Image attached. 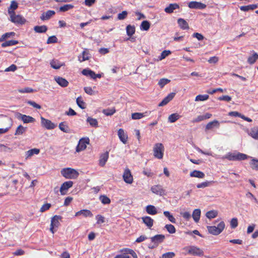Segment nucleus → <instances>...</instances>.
<instances>
[{"label":"nucleus","mask_w":258,"mask_h":258,"mask_svg":"<svg viewBox=\"0 0 258 258\" xmlns=\"http://www.w3.org/2000/svg\"><path fill=\"white\" fill-rule=\"evenodd\" d=\"M249 157L247 155L240 152H228L221 157L222 160L227 159L229 161H241L247 159Z\"/></svg>","instance_id":"f257e3e1"},{"label":"nucleus","mask_w":258,"mask_h":258,"mask_svg":"<svg viewBox=\"0 0 258 258\" xmlns=\"http://www.w3.org/2000/svg\"><path fill=\"white\" fill-rule=\"evenodd\" d=\"M61 175L66 179H76L79 175V172L71 168H64L60 170Z\"/></svg>","instance_id":"f03ea898"},{"label":"nucleus","mask_w":258,"mask_h":258,"mask_svg":"<svg viewBox=\"0 0 258 258\" xmlns=\"http://www.w3.org/2000/svg\"><path fill=\"white\" fill-rule=\"evenodd\" d=\"M165 238V235L163 234H157L151 237V243L149 244L148 247L150 249H154L157 247L163 242Z\"/></svg>","instance_id":"7ed1b4c3"},{"label":"nucleus","mask_w":258,"mask_h":258,"mask_svg":"<svg viewBox=\"0 0 258 258\" xmlns=\"http://www.w3.org/2000/svg\"><path fill=\"white\" fill-rule=\"evenodd\" d=\"M8 13L10 16L11 21L14 24L23 25L26 23V20L22 16L16 15L14 11L10 10H8Z\"/></svg>","instance_id":"20e7f679"},{"label":"nucleus","mask_w":258,"mask_h":258,"mask_svg":"<svg viewBox=\"0 0 258 258\" xmlns=\"http://www.w3.org/2000/svg\"><path fill=\"white\" fill-rule=\"evenodd\" d=\"M164 147L162 143H156L153 149L154 156L158 159H162L164 152Z\"/></svg>","instance_id":"39448f33"},{"label":"nucleus","mask_w":258,"mask_h":258,"mask_svg":"<svg viewBox=\"0 0 258 258\" xmlns=\"http://www.w3.org/2000/svg\"><path fill=\"white\" fill-rule=\"evenodd\" d=\"M225 223L223 221L220 222L217 227L215 226H208L207 229L208 232L213 235H217L221 233L225 228Z\"/></svg>","instance_id":"423d86ee"},{"label":"nucleus","mask_w":258,"mask_h":258,"mask_svg":"<svg viewBox=\"0 0 258 258\" xmlns=\"http://www.w3.org/2000/svg\"><path fill=\"white\" fill-rule=\"evenodd\" d=\"M184 249L186 250L188 254L192 255L201 256H203L204 254V251L197 246H190L186 247L184 248Z\"/></svg>","instance_id":"0eeeda50"},{"label":"nucleus","mask_w":258,"mask_h":258,"mask_svg":"<svg viewBox=\"0 0 258 258\" xmlns=\"http://www.w3.org/2000/svg\"><path fill=\"white\" fill-rule=\"evenodd\" d=\"M61 217L59 215L54 216L51 219V224L50 230L52 233H54V229L57 228L59 225V220H61Z\"/></svg>","instance_id":"6e6552de"},{"label":"nucleus","mask_w":258,"mask_h":258,"mask_svg":"<svg viewBox=\"0 0 258 258\" xmlns=\"http://www.w3.org/2000/svg\"><path fill=\"white\" fill-rule=\"evenodd\" d=\"M122 177L124 181L127 184H132L133 182V176L131 170L128 168H126L124 169Z\"/></svg>","instance_id":"1a4fd4ad"},{"label":"nucleus","mask_w":258,"mask_h":258,"mask_svg":"<svg viewBox=\"0 0 258 258\" xmlns=\"http://www.w3.org/2000/svg\"><path fill=\"white\" fill-rule=\"evenodd\" d=\"M40 119L41 125L47 130L54 129L57 126L56 124L55 125L51 120L46 119L42 116L40 117Z\"/></svg>","instance_id":"9d476101"},{"label":"nucleus","mask_w":258,"mask_h":258,"mask_svg":"<svg viewBox=\"0 0 258 258\" xmlns=\"http://www.w3.org/2000/svg\"><path fill=\"white\" fill-rule=\"evenodd\" d=\"M16 117L18 119L21 120L24 123H32L35 121V119L33 117L22 114L19 112L17 113Z\"/></svg>","instance_id":"9b49d317"},{"label":"nucleus","mask_w":258,"mask_h":258,"mask_svg":"<svg viewBox=\"0 0 258 258\" xmlns=\"http://www.w3.org/2000/svg\"><path fill=\"white\" fill-rule=\"evenodd\" d=\"M73 181H65L61 185L60 187V192L61 195H66L67 194L68 189L72 187L73 185Z\"/></svg>","instance_id":"f8f14e48"},{"label":"nucleus","mask_w":258,"mask_h":258,"mask_svg":"<svg viewBox=\"0 0 258 258\" xmlns=\"http://www.w3.org/2000/svg\"><path fill=\"white\" fill-rule=\"evenodd\" d=\"M151 190L156 195L162 196L165 195V190L160 184L155 185L151 187Z\"/></svg>","instance_id":"ddd939ff"},{"label":"nucleus","mask_w":258,"mask_h":258,"mask_svg":"<svg viewBox=\"0 0 258 258\" xmlns=\"http://www.w3.org/2000/svg\"><path fill=\"white\" fill-rule=\"evenodd\" d=\"M188 7L190 9L202 10L205 9L207 6L201 2L192 1L188 4Z\"/></svg>","instance_id":"4468645a"},{"label":"nucleus","mask_w":258,"mask_h":258,"mask_svg":"<svg viewBox=\"0 0 258 258\" xmlns=\"http://www.w3.org/2000/svg\"><path fill=\"white\" fill-rule=\"evenodd\" d=\"M118 136L120 141L124 144H126L128 141V136L122 128L118 130Z\"/></svg>","instance_id":"2eb2a0df"},{"label":"nucleus","mask_w":258,"mask_h":258,"mask_svg":"<svg viewBox=\"0 0 258 258\" xmlns=\"http://www.w3.org/2000/svg\"><path fill=\"white\" fill-rule=\"evenodd\" d=\"M109 158V152H105L100 155L99 165L101 167H104Z\"/></svg>","instance_id":"dca6fc26"},{"label":"nucleus","mask_w":258,"mask_h":258,"mask_svg":"<svg viewBox=\"0 0 258 258\" xmlns=\"http://www.w3.org/2000/svg\"><path fill=\"white\" fill-rule=\"evenodd\" d=\"M55 14V12L54 11L48 10V11H46V12L43 13L41 14V15L40 16V19L42 21L48 20L51 17H52L53 15H54Z\"/></svg>","instance_id":"f3484780"},{"label":"nucleus","mask_w":258,"mask_h":258,"mask_svg":"<svg viewBox=\"0 0 258 258\" xmlns=\"http://www.w3.org/2000/svg\"><path fill=\"white\" fill-rule=\"evenodd\" d=\"M175 93H171L169 94L159 104V106H163L166 105L170 102L175 96Z\"/></svg>","instance_id":"a211bd4d"},{"label":"nucleus","mask_w":258,"mask_h":258,"mask_svg":"<svg viewBox=\"0 0 258 258\" xmlns=\"http://www.w3.org/2000/svg\"><path fill=\"white\" fill-rule=\"evenodd\" d=\"M175 93H171L169 94L159 104V106H163L166 105L170 102L175 96Z\"/></svg>","instance_id":"6ab92c4d"},{"label":"nucleus","mask_w":258,"mask_h":258,"mask_svg":"<svg viewBox=\"0 0 258 258\" xmlns=\"http://www.w3.org/2000/svg\"><path fill=\"white\" fill-rule=\"evenodd\" d=\"M175 93H171L169 94L159 104V106H163L166 105L170 102L175 96Z\"/></svg>","instance_id":"aec40b11"},{"label":"nucleus","mask_w":258,"mask_h":258,"mask_svg":"<svg viewBox=\"0 0 258 258\" xmlns=\"http://www.w3.org/2000/svg\"><path fill=\"white\" fill-rule=\"evenodd\" d=\"M212 114L210 113H206L204 115H199L196 118L194 119L192 121V122H199L204 120L209 119L211 118Z\"/></svg>","instance_id":"412c9836"},{"label":"nucleus","mask_w":258,"mask_h":258,"mask_svg":"<svg viewBox=\"0 0 258 258\" xmlns=\"http://www.w3.org/2000/svg\"><path fill=\"white\" fill-rule=\"evenodd\" d=\"M54 80L62 87H66L69 84L68 81L66 79L60 77H55Z\"/></svg>","instance_id":"4be33fe9"},{"label":"nucleus","mask_w":258,"mask_h":258,"mask_svg":"<svg viewBox=\"0 0 258 258\" xmlns=\"http://www.w3.org/2000/svg\"><path fill=\"white\" fill-rule=\"evenodd\" d=\"M179 8V5L176 3L170 4L165 8L164 11L168 14H171L173 12L174 10Z\"/></svg>","instance_id":"5701e85b"},{"label":"nucleus","mask_w":258,"mask_h":258,"mask_svg":"<svg viewBox=\"0 0 258 258\" xmlns=\"http://www.w3.org/2000/svg\"><path fill=\"white\" fill-rule=\"evenodd\" d=\"M40 150L37 148H34L28 150L25 153V159L27 160L28 158L31 157L34 155H37L39 153Z\"/></svg>","instance_id":"b1692460"},{"label":"nucleus","mask_w":258,"mask_h":258,"mask_svg":"<svg viewBox=\"0 0 258 258\" xmlns=\"http://www.w3.org/2000/svg\"><path fill=\"white\" fill-rule=\"evenodd\" d=\"M50 64L53 69L56 70L59 69L61 67L65 65L64 62H61L59 60L55 59H52L50 61Z\"/></svg>","instance_id":"393cba45"},{"label":"nucleus","mask_w":258,"mask_h":258,"mask_svg":"<svg viewBox=\"0 0 258 258\" xmlns=\"http://www.w3.org/2000/svg\"><path fill=\"white\" fill-rule=\"evenodd\" d=\"M220 126L219 122L217 120H214L212 121L209 122L207 124L206 126L205 130H210L212 129L214 127H216L217 128H219Z\"/></svg>","instance_id":"a878e982"},{"label":"nucleus","mask_w":258,"mask_h":258,"mask_svg":"<svg viewBox=\"0 0 258 258\" xmlns=\"http://www.w3.org/2000/svg\"><path fill=\"white\" fill-rule=\"evenodd\" d=\"M177 23L181 29L186 30L189 29V26L187 22L182 18H179Z\"/></svg>","instance_id":"bb28decb"},{"label":"nucleus","mask_w":258,"mask_h":258,"mask_svg":"<svg viewBox=\"0 0 258 258\" xmlns=\"http://www.w3.org/2000/svg\"><path fill=\"white\" fill-rule=\"evenodd\" d=\"M143 223L147 226L149 228L153 225L154 220L152 218L149 216H146L142 218Z\"/></svg>","instance_id":"cd10ccee"},{"label":"nucleus","mask_w":258,"mask_h":258,"mask_svg":"<svg viewBox=\"0 0 258 258\" xmlns=\"http://www.w3.org/2000/svg\"><path fill=\"white\" fill-rule=\"evenodd\" d=\"M201 212L200 209H196L194 210L192 217L196 223H198L200 219Z\"/></svg>","instance_id":"c85d7f7f"},{"label":"nucleus","mask_w":258,"mask_h":258,"mask_svg":"<svg viewBox=\"0 0 258 258\" xmlns=\"http://www.w3.org/2000/svg\"><path fill=\"white\" fill-rule=\"evenodd\" d=\"M190 176L191 177H197L199 178H203L205 175L202 171L195 170L190 173Z\"/></svg>","instance_id":"c756f323"},{"label":"nucleus","mask_w":258,"mask_h":258,"mask_svg":"<svg viewBox=\"0 0 258 258\" xmlns=\"http://www.w3.org/2000/svg\"><path fill=\"white\" fill-rule=\"evenodd\" d=\"M146 212L150 215H154L157 213V211L155 207L153 205H148L146 208Z\"/></svg>","instance_id":"7c9ffc66"},{"label":"nucleus","mask_w":258,"mask_h":258,"mask_svg":"<svg viewBox=\"0 0 258 258\" xmlns=\"http://www.w3.org/2000/svg\"><path fill=\"white\" fill-rule=\"evenodd\" d=\"M34 30L36 33H45L47 30V27L45 25L36 26L34 27Z\"/></svg>","instance_id":"2f4dec72"},{"label":"nucleus","mask_w":258,"mask_h":258,"mask_svg":"<svg viewBox=\"0 0 258 258\" xmlns=\"http://www.w3.org/2000/svg\"><path fill=\"white\" fill-rule=\"evenodd\" d=\"M82 74L83 75H84V76H86L87 77H89L90 78L93 79L94 76L95 75V73L94 71H93L89 69H84L82 71Z\"/></svg>","instance_id":"473e14b6"},{"label":"nucleus","mask_w":258,"mask_h":258,"mask_svg":"<svg viewBox=\"0 0 258 258\" xmlns=\"http://www.w3.org/2000/svg\"><path fill=\"white\" fill-rule=\"evenodd\" d=\"M19 42L18 40H11L6 41L2 44V47H6L7 46H13L18 44Z\"/></svg>","instance_id":"72a5a7b5"},{"label":"nucleus","mask_w":258,"mask_h":258,"mask_svg":"<svg viewBox=\"0 0 258 258\" xmlns=\"http://www.w3.org/2000/svg\"><path fill=\"white\" fill-rule=\"evenodd\" d=\"M218 211L216 210H211L208 211L206 214V216L207 218L211 219L216 217L218 216Z\"/></svg>","instance_id":"f704fd0d"},{"label":"nucleus","mask_w":258,"mask_h":258,"mask_svg":"<svg viewBox=\"0 0 258 258\" xmlns=\"http://www.w3.org/2000/svg\"><path fill=\"white\" fill-rule=\"evenodd\" d=\"M257 7L256 5H249L248 6H243L240 7V9L244 12L248 11L249 10H253L255 9Z\"/></svg>","instance_id":"c9c22d12"},{"label":"nucleus","mask_w":258,"mask_h":258,"mask_svg":"<svg viewBox=\"0 0 258 258\" xmlns=\"http://www.w3.org/2000/svg\"><path fill=\"white\" fill-rule=\"evenodd\" d=\"M27 130V127L23 126L22 125H19L15 133V136L22 135Z\"/></svg>","instance_id":"e433bc0d"},{"label":"nucleus","mask_w":258,"mask_h":258,"mask_svg":"<svg viewBox=\"0 0 258 258\" xmlns=\"http://www.w3.org/2000/svg\"><path fill=\"white\" fill-rule=\"evenodd\" d=\"M147 112L144 113L135 112L132 114L133 119H139L146 116Z\"/></svg>","instance_id":"4c0bfd02"},{"label":"nucleus","mask_w":258,"mask_h":258,"mask_svg":"<svg viewBox=\"0 0 258 258\" xmlns=\"http://www.w3.org/2000/svg\"><path fill=\"white\" fill-rule=\"evenodd\" d=\"M249 165L252 169L258 170V159L252 158L249 162Z\"/></svg>","instance_id":"58836bf2"},{"label":"nucleus","mask_w":258,"mask_h":258,"mask_svg":"<svg viewBox=\"0 0 258 258\" xmlns=\"http://www.w3.org/2000/svg\"><path fill=\"white\" fill-rule=\"evenodd\" d=\"M59 128L64 133H68L70 132V129L67 125V122H61L59 124Z\"/></svg>","instance_id":"ea45409f"},{"label":"nucleus","mask_w":258,"mask_h":258,"mask_svg":"<svg viewBox=\"0 0 258 258\" xmlns=\"http://www.w3.org/2000/svg\"><path fill=\"white\" fill-rule=\"evenodd\" d=\"M15 35V33L14 32L6 33L0 37V42L4 41L7 39L14 36Z\"/></svg>","instance_id":"a19ab883"},{"label":"nucleus","mask_w":258,"mask_h":258,"mask_svg":"<svg viewBox=\"0 0 258 258\" xmlns=\"http://www.w3.org/2000/svg\"><path fill=\"white\" fill-rule=\"evenodd\" d=\"M180 117V115L178 114L175 113H172L168 117V121L171 123H173L175 122L177 120H178Z\"/></svg>","instance_id":"79ce46f5"},{"label":"nucleus","mask_w":258,"mask_h":258,"mask_svg":"<svg viewBox=\"0 0 258 258\" xmlns=\"http://www.w3.org/2000/svg\"><path fill=\"white\" fill-rule=\"evenodd\" d=\"M116 112L114 107L103 109L102 112L106 116H111Z\"/></svg>","instance_id":"37998d69"},{"label":"nucleus","mask_w":258,"mask_h":258,"mask_svg":"<svg viewBox=\"0 0 258 258\" xmlns=\"http://www.w3.org/2000/svg\"><path fill=\"white\" fill-rule=\"evenodd\" d=\"M87 121L92 127H98V121L96 119L89 117H88Z\"/></svg>","instance_id":"c03bdc74"},{"label":"nucleus","mask_w":258,"mask_h":258,"mask_svg":"<svg viewBox=\"0 0 258 258\" xmlns=\"http://www.w3.org/2000/svg\"><path fill=\"white\" fill-rule=\"evenodd\" d=\"M90 144V140L89 138H82V151L84 150L87 148V145Z\"/></svg>","instance_id":"a18cd8bd"},{"label":"nucleus","mask_w":258,"mask_h":258,"mask_svg":"<svg viewBox=\"0 0 258 258\" xmlns=\"http://www.w3.org/2000/svg\"><path fill=\"white\" fill-rule=\"evenodd\" d=\"M214 181H206L202 183H199L197 185V187L198 188H205L209 186L211 183H214Z\"/></svg>","instance_id":"49530a36"},{"label":"nucleus","mask_w":258,"mask_h":258,"mask_svg":"<svg viewBox=\"0 0 258 258\" xmlns=\"http://www.w3.org/2000/svg\"><path fill=\"white\" fill-rule=\"evenodd\" d=\"M126 30L127 35L130 37L132 36L135 32V27L134 26H131L130 25L127 26Z\"/></svg>","instance_id":"de8ad7c7"},{"label":"nucleus","mask_w":258,"mask_h":258,"mask_svg":"<svg viewBox=\"0 0 258 258\" xmlns=\"http://www.w3.org/2000/svg\"><path fill=\"white\" fill-rule=\"evenodd\" d=\"M150 24L148 21H144L142 22L140 28L141 30L147 31L149 29Z\"/></svg>","instance_id":"09e8293b"},{"label":"nucleus","mask_w":258,"mask_h":258,"mask_svg":"<svg viewBox=\"0 0 258 258\" xmlns=\"http://www.w3.org/2000/svg\"><path fill=\"white\" fill-rule=\"evenodd\" d=\"M121 252H126L127 254H130L132 255L133 258H138L136 253L132 249L124 248L120 250Z\"/></svg>","instance_id":"8fccbe9b"},{"label":"nucleus","mask_w":258,"mask_h":258,"mask_svg":"<svg viewBox=\"0 0 258 258\" xmlns=\"http://www.w3.org/2000/svg\"><path fill=\"white\" fill-rule=\"evenodd\" d=\"M74 8V6L71 4H67L64 5L63 6H61L59 8V11L60 12H66Z\"/></svg>","instance_id":"3c124183"},{"label":"nucleus","mask_w":258,"mask_h":258,"mask_svg":"<svg viewBox=\"0 0 258 258\" xmlns=\"http://www.w3.org/2000/svg\"><path fill=\"white\" fill-rule=\"evenodd\" d=\"M258 59V54L254 53L252 56H249L248 58L247 61L250 64L254 63L256 60Z\"/></svg>","instance_id":"603ef678"},{"label":"nucleus","mask_w":258,"mask_h":258,"mask_svg":"<svg viewBox=\"0 0 258 258\" xmlns=\"http://www.w3.org/2000/svg\"><path fill=\"white\" fill-rule=\"evenodd\" d=\"M99 199L103 204H109L111 202L110 199L105 195L100 196Z\"/></svg>","instance_id":"864d4df0"},{"label":"nucleus","mask_w":258,"mask_h":258,"mask_svg":"<svg viewBox=\"0 0 258 258\" xmlns=\"http://www.w3.org/2000/svg\"><path fill=\"white\" fill-rule=\"evenodd\" d=\"M164 216L166 217L168 220L172 223H175L176 220L173 215H171L169 211H164L163 213Z\"/></svg>","instance_id":"5fc2aeb1"},{"label":"nucleus","mask_w":258,"mask_h":258,"mask_svg":"<svg viewBox=\"0 0 258 258\" xmlns=\"http://www.w3.org/2000/svg\"><path fill=\"white\" fill-rule=\"evenodd\" d=\"M165 228L166 229L167 231L170 234H173L176 232L175 227L172 224H166L165 226Z\"/></svg>","instance_id":"6e6d98bb"},{"label":"nucleus","mask_w":258,"mask_h":258,"mask_svg":"<svg viewBox=\"0 0 258 258\" xmlns=\"http://www.w3.org/2000/svg\"><path fill=\"white\" fill-rule=\"evenodd\" d=\"M209 96L208 95H198L196 96L195 98L196 101H205L207 100L209 98Z\"/></svg>","instance_id":"4d7b16f0"},{"label":"nucleus","mask_w":258,"mask_h":258,"mask_svg":"<svg viewBox=\"0 0 258 258\" xmlns=\"http://www.w3.org/2000/svg\"><path fill=\"white\" fill-rule=\"evenodd\" d=\"M170 82V80L163 78L159 80L158 82V85L160 86L161 88H163L165 85L167 84Z\"/></svg>","instance_id":"13d9d810"},{"label":"nucleus","mask_w":258,"mask_h":258,"mask_svg":"<svg viewBox=\"0 0 258 258\" xmlns=\"http://www.w3.org/2000/svg\"><path fill=\"white\" fill-rule=\"evenodd\" d=\"M250 134L253 138L258 139V128H252Z\"/></svg>","instance_id":"bf43d9fd"},{"label":"nucleus","mask_w":258,"mask_h":258,"mask_svg":"<svg viewBox=\"0 0 258 258\" xmlns=\"http://www.w3.org/2000/svg\"><path fill=\"white\" fill-rule=\"evenodd\" d=\"M170 54H171V51L170 50H165L162 52L160 56L159 57V58L160 60H162Z\"/></svg>","instance_id":"052dcab7"},{"label":"nucleus","mask_w":258,"mask_h":258,"mask_svg":"<svg viewBox=\"0 0 258 258\" xmlns=\"http://www.w3.org/2000/svg\"><path fill=\"white\" fill-rule=\"evenodd\" d=\"M175 254L173 252H168L162 254L160 258H173L175 256Z\"/></svg>","instance_id":"680f3d73"},{"label":"nucleus","mask_w":258,"mask_h":258,"mask_svg":"<svg viewBox=\"0 0 258 258\" xmlns=\"http://www.w3.org/2000/svg\"><path fill=\"white\" fill-rule=\"evenodd\" d=\"M51 207V204L49 203H46L42 206L40 209V212L41 213H43L45 212L46 210H48L49 209V208Z\"/></svg>","instance_id":"e2e57ef3"},{"label":"nucleus","mask_w":258,"mask_h":258,"mask_svg":"<svg viewBox=\"0 0 258 258\" xmlns=\"http://www.w3.org/2000/svg\"><path fill=\"white\" fill-rule=\"evenodd\" d=\"M18 3L16 1H13L11 3L10 7L9 8V10L14 11V10L18 8Z\"/></svg>","instance_id":"0e129e2a"},{"label":"nucleus","mask_w":258,"mask_h":258,"mask_svg":"<svg viewBox=\"0 0 258 258\" xmlns=\"http://www.w3.org/2000/svg\"><path fill=\"white\" fill-rule=\"evenodd\" d=\"M57 38L55 36H51L48 38L47 40V43L50 44V43H56L57 42Z\"/></svg>","instance_id":"69168bd1"},{"label":"nucleus","mask_w":258,"mask_h":258,"mask_svg":"<svg viewBox=\"0 0 258 258\" xmlns=\"http://www.w3.org/2000/svg\"><path fill=\"white\" fill-rule=\"evenodd\" d=\"M82 215L85 217H91L93 216L91 212L88 210H82Z\"/></svg>","instance_id":"338daca9"},{"label":"nucleus","mask_w":258,"mask_h":258,"mask_svg":"<svg viewBox=\"0 0 258 258\" xmlns=\"http://www.w3.org/2000/svg\"><path fill=\"white\" fill-rule=\"evenodd\" d=\"M230 225L232 228H235L238 226V220L236 218H233L230 222Z\"/></svg>","instance_id":"774afa93"}]
</instances>
